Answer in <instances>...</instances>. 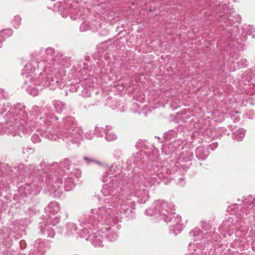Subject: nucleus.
<instances>
[{
  "label": "nucleus",
  "instance_id": "nucleus-16",
  "mask_svg": "<svg viewBox=\"0 0 255 255\" xmlns=\"http://www.w3.org/2000/svg\"><path fill=\"white\" fill-rule=\"evenodd\" d=\"M246 131L243 128H240L234 132L233 138L237 141L242 140L245 136Z\"/></svg>",
  "mask_w": 255,
  "mask_h": 255
},
{
  "label": "nucleus",
  "instance_id": "nucleus-23",
  "mask_svg": "<svg viewBox=\"0 0 255 255\" xmlns=\"http://www.w3.org/2000/svg\"><path fill=\"white\" fill-rule=\"evenodd\" d=\"M105 129H106V128H99L96 127L94 133L97 136H102V133L105 132V131H106Z\"/></svg>",
  "mask_w": 255,
  "mask_h": 255
},
{
  "label": "nucleus",
  "instance_id": "nucleus-43",
  "mask_svg": "<svg viewBox=\"0 0 255 255\" xmlns=\"http://www.w3.org/2000/svg\"><path fill=\"white\" fill-rule=\"evenodd\" d=\"M253 37H255V34L253 35Z\"/></svg>",
  "mask_w": 255,
  "mask_h": 255
},
{
  "label": "nucleus",
  "instance_id": "nucleus-44",
  "mask_svg": "<svg viewBox=\"0 0 255 255\" xmlns=\"http://www.w3.org/2000/svg\"><path fill=\"white\" fill-rule=\"evenodd\" d=\"M229 235L230 236H231L232 233H229Z\"/></svg>",
  "mask_w": 255,
  "mask_h": 255
},
{
  "label": "nucleus",
  "instance_id": "nucleus-40",
  "mask_svg": "<svg viewBox=\"0 0 255 255\" xmlns=\"http://www.w3.org/2000/svg\"><path fill=\"white\" fill-rule=\"evenodd\" d=\"M251 30L253 32L252 33V34H253V32H255V30L253 28H251Z\"/></svg>",
  "mask_w": 255,
  "mask_h": 255
},
{
  "label": "nucleus",
  "instance_id": "nucleus-3",
  "mask_svg": "<svg viewBox=\"0 0 255 255\" xmlns=\"http://www.w3.org/2000/svg\"><path fill=\"white\" fill-rule=\"evenodd\" d=\"M31 114L30 117L25 111V106L17 104L10 108L5 115V128L8 129V133L15 136L20 135L21 132L31 130L34 125Z\"/></svg>",
  "mask_w": 255,
  "mask_h": 255
},
{
  "label": "nucleus",
  "instance_id": "nucleus-41",
  "mask_svg": "<svg viewBox=\"0 0 255 255\" xmlns=\"http://www.w3.org/2000/svg\"><path fill=\"white\" fill-rule=\"evenodd\" d=\"M250 206H251V208H251V209L252 208H253V206H252V204L250 205H249V207H248V208H250Z\"/></svg>",
  "mask_w": 255,
  "mask_h": 255
},
{
  "label": "nucleus",
  "instance_id": "nucleus-9",
  "mask_svg": "<svg viewBox=\"0 0 255 255\" xmlns=\"http://www.w3.org/2000/svg\"><path fill=\"white\" fill-rule=\"evenodd\" d=\"M109 180H110L109 183L105 184L101 190L102 193L105 196L110 195L114 192V184L113 181L114 179H111V177H108V176H104L102 181L104 183H106L108 182Z\"/></svg>",
  "mask_w": 255,
  "mask_h": 255
},
{
  "label": "nucleus",
  "instance_id": "nucleus-17",
  "mask_svg": "<svg viewBox=\"0 0 255 255\" xmlns=\"http://www.w3.org/2000/svg\"><path fill=\"white\" fill-rule=\"evenodd\" d=\"M203 232L198 229H195L189 233L190 237H194L195 240H201L203 238Z\"/></svg>",
  "mask_w": 255,
  "mask_h": 255
},
{
  "label": "nucleus",
  "instance_id": "nucleus-37",
  "mask_svg": "<svg viewBox=\"0 0 255 255\" xmlns=\"http://www.w3.org/2000/svg\"><path fill=\"white\" fill-rule=\"evenodd\" d=\"M84 160H86L87 163H89L90 162H91L92 161V160L91 159H89V158H88L87 157H84Z\"/></svg>",
  "mask_w": 255,
  "mask_h": 255
},
{
  "label": "nucleus",
  "instance_id": "nucleus-21",
  "mask_svg": "<svg viewBox=\"0 0 255 255\" xmlns=\"http://www.w3.org/2000/svg\"><path fill=\"white\" fill-rule=\"evenodd\" d=\"M54 106L58 113H61L65 108V104L60 101L55 102Z\"/></svg>",
  "mask_w": 255,
  "mask_h": 255
},
{
  "label": "nucleus",
  "instance_id": "nucleus-26",
  "mask_svg": "<svg viewBox=\"0 0 255 255\" xmlns=\"http://www.w3.org/2000/svg\"><path fill=\"white\" fill-rule=\"evenodd\" d=\"M21 18L19 16H15L14 19V26L17 27L20 24V21Z\"/></svg>",
  "mask_w": 255,
  "mask_h": 255
},
{
  "label": "nucleus",
  "instance_id": "nucleus-27",
  "mask_svg": "<svg viewBox=\"0 0 255 255\" xmlns=\"http://www.w3.org/2000/svg\"><path fill=\"white\" fill-rule=\"evenodd\" d=\"M76 177H79L81 175V171L77 169H74L72 171H70Z\"/></svg>",
  "mask_w": 255,
  "mask_h": 255
},
{
  "label": "nucleus",
  "instance_id": "nucleus-19",
  "mask_svg": "<svg viewBox=\"0 0 255 255\" xmlns=\"http://www.w3.org/2000/svg\"><path fill=\"white\" fill-rule=\"evenodd\" d=\"M109 227L110 228V229H109L108 231L106 230L107 232H108V234H106L107 238L109 241L114 242L117 240L118 236L117 234L113 231L109 232L110 230H111V227Z\"/></svg>",
  "mask_w": 255,
  "mask_h": 255
},
{
  "label": "nucleus",
  "instance_id": "nucleus-13",
  "mask_svg": "<svg viewBox=\"0 0 255 255\" xmlns=\"http://www.w3.org/2000/svg\"><path fill=\"white\" fill-rule=\"evenodd\" d=\"M112 127L110 126H106L105 129V139L108 141H112L117 139V135L112 131Z\"/></svg>",
  "mask_w": 255,
  "mask_h": 255
},
{
  "label": "nucleus",
  "instance_id": "nucleus-31",
  "mask_svg": "<svg viewBox=\"0 0 255 255\" xmlns=\"http://www.w3.org/2000/svg\"><path fill=\"white\" fill-rule=\"evenodd\" d=\"M1 97L5 98L7 97V95H6V93H5L4 91L0 88V98Z\"/></svg>",
  "mask_w": 255,
  "mask_h": 255
},
{
  "label": "nucleus",
  "instance_id": "nucleus-12",
  "mask_svg": "<svg viewBox=\"0 0 255 255\" xmlns=\"http://www.w3.org/2000/svg\"><path fill=\"white\" fill-rule=\"evenodd\" d=\"M59 210V204L56 202L50 203L45 208V212L50 216L49 218H52L51 215H54L55 214L57 213Z\"/></svg>",
  "mask_w": 255,
  "mask_h": 255
},
{
  "label": "nucleus",
  "instance_id": "nucleus-39",
  "mask_svg": "<svg viewBox=\"0 0 255 255\" xmlns=\"http://www.w3.org/2000/svg\"><path fill=\"white\" fill-rule=\"evenodd\" d=\"M53 119H54L55 121L58 120V118H57V117H54L53 118ZM51 119H52V120H53V118H52Z\"/></svg>",
  "mask_w": 255,
  "mask_h": 255
},
{
  "label": "nucleus",
  "instance_id": "nucleus-38",
  "mask_svg": "<svg viewBox=\"0 0 255 255\" xmlns=\"http://www.w3.org/2000/svg\"><path fill=\"white\" fill-rule=\"evenodd\" d=\"M179 180H180V183H179V184H181V185H183L184 184V183H182V182L184 181V179L183 178H181L179 179Z\"/></svg>",
  "mask_w": 255,
  "mask_h": 255
},
{
  "label": "nucleus",
  "instance_id": "nucleus-33",
  "mask_svg": "<svg viewBox=\"0 0 255 255\" xmlns=\"http://www.w3.org/2000/svg\"><path fill=\"white\" fill-rule=\"evenodd\" d=\"M81 16V14L80 13L79 15L77 14V15L76 16H74L73 15V14L72 13L71 15H70V17L72 19H76L77 17H80V16Z\"/></svg>",
  "mask_w": 255,
  "mask_h": 255
},
{
  "label": "nucleus",
  "instance_id": "nucleus-2",
  "mask_svg": "<svg viewBox=\"0 0 255 255\" xmlns=\"http://www.w3.org/2000/svg\"><path fill=\"white\" fill-rule=\"evenodd\" d=\"M38 133H34L31 137V140L34 143H38L41 141L39 133L46 137L50 140H56L57 138H61L63 140L70 141L72 143L79 144L82 137L83 130L80 127L78 126V123L75 118L72 116H67L63 119L61 122L58 136L57 135L47 133L43 128Z\"/></svg>",
  "mask_w": 255,
  "mask_h": 255
},
{
  "label": "nucleus",
  "instance_id": "nucleus-22",
  "mask_svg": "<svg viewBox=\"0 0 255 255\" xmlns=\"http://www.w3.org/2000/svg\"><path fill=\"white\" fill-rule=\"evenodd\" d=\"M61 166L64 169L69 170V166L71 165V162L68 159H65L63 161L60 163Z\"/></svg>",
  "mask_w": 255,
  "mask_h": 255
},
{
  "label": "nucleus",
  "instance_id": "nucleus-29",
  "mask_svg": "<svg viewBox=\"0 0 255 255\" xmlns=\"http://www.w3.org/2000/svg\"><path fill=\"white\" fill-rule=\"evenodd\" d=\"M54 49L53 48H48L46 49V53L47 55H52L53 53H54Z\"/></svg>",
  "mask_w": 255,
  "mask_h": 255
},
{
  "label": "nucleus",
  "instance_id": "nucleus-11",
  "mask_svg": "<svg viewBox=\"0 0 255 255\" xmlns=\"http://www.w3.org/2000/svg\"><path fill=\"white\" fill-rule=\"evenodd\" d=\"M44 244L40 239H37L34 244L33 248L29 252V255H44Z\"/></svg>",
  "mask_w": 255,
  "mask_h": 255
},
{
  "label": "nucleus",
  "instance_id": "nucleus-42",
  "mask_svg": "<svg viewBox=\"0 0 255 255\" xmlns=\"http://www.w3.org/2000/svg\"><path fill=\"white\" fill-rule=\"evenodd\" d=\"M191 245H192L191 244H189V247H190L191 246Z\"/></svg>",
  "mask_w": 255,
  "mask_h": 255
},
{
  "label": "nucleus",
  "instance_id": "nucleus-18",
  "mask_svg": "<svg viewBox=\"0 0 255 255\" xmlns=\"http://www.w3.org/2000/svg\"><path fill=\"white\" fill-rule=\"evenodd\" d=\"M205 149L202 146H199L197 147L195 153L197 157L201 160H204L206 159L207 155L205 154H204V151Z\"/></svg>",
  "mask_w": 255,
  "mask_h": 255
},
{
  "label": "nucleus",
  "instance_id": "nucleus-10",
  "mask_svg": "<svg viewBox=\"0 0 255 255\" xmlns=\"http://www.w3.org/2000/svg\"><path fill=\"white\" fill-rule=\"evenodd\" d=\"M63 179L64 180L63 187L65 191H70L74 188L75 184L72 180V177H68L66 174L63 175L61 177L59 176L57 178V184L59 183L62 185L63 184Z\"/></svg>",
  "mask_w": 255,
  "mask_h": 255
},
{
  "label": "nucleus",
  "instance_id": "nucleus-34",
  "mask_svg": "<svg viewBox=\"0 0 255 255\" xmlns=\"http://www.w3.org/2000/svg\"><path fill=\"white\" fill-rule=\"evenodd\" d=\"M33 110L35 113L39 112L40 110V108L38 107L35 106L33 108Z\"/></svg>",
  "mask_w": 255,
  "mask_h": 255
},
{
  "label": "nucleus",
  "instance_id": "nucleus-15",
  "mask_svg": "<svg viewBox=\"0 0 255 255\" xmlns=\"http://www.w3.org/2000/svg\"><path fill=\"white\" fill-rule=\"evenodd\" d=\"M12 30L10 28L6 29L0 31V47L2 45L3 38L10 36L12 35Z\"/></svg>",
  "mask_w": 255,
  "mask_h": 255
},
{
  "label": "nucleus",
  "instance_id": "nucleus-32",
  "mask_svg": "<svg viewBox=\"0 0 255 255\" xmlns=\"http://www.w3.org/2000/svg\"><path fill=\"white\" fill-rule=\"evenodd\" d=\"M143 142V141L141 140H138L136 145H135V146L137 147V148H140L142 147V143Z\"/></svg>",
  "mask_w": 255,
  "mask_h": 255
},
{
  "label": "nucleus",
  "instance_id": "nucleus-14",
  "mask_svg": "<svg viewBox=\"0 0 255 255\" xmlns=\"http://www.w3.org/2000/svg\"><path fill=\"white\" fill-rule=\"evenodd\" d=\"M77 227L73 223H68L66 225V235L70 236L73 235L77 231Z\"/></svg>",
  "mask_w": 255,
  "mask_h": 255
},
{
  "label": "nucleus",
  "instance_id": "nucleus-24",
  "mask_svg": "<svg viewBox=\"0 0 255 255\" xmlns=\"http://www.w3.org/2000/svg\"><path fill=\"white\" fill-rule=\"evenodd\" d=\"M90 26L88 22L84 21L80 25V29L81 31H85L89 29Z\"/></svg>",
  "mask_w": 255,
  "mask_h": 255
},
{
  "label": "nucleus",
  "instance_id": "nucleus-35",
  "mask_svg": "<svg viewBox=\"0 0 255 255\" xmlns=\"http://www.w3.org/2000/svg\"><path fill=\"white\" fill-rule=\"evenodd\" d=\"M210 146L211 147V149H213V147L215 148L217 146V143H215L212 145H210Z\"/></svg>",
  "mask_w": 255,
  "mask_h": 255
},
{
  "label": "nucleus",
  "instance_id": "nucleus-8",
  "mask_svg": "<svg viewBox=\"0 0 255 255\" xmlns=\"http://www.w3.org/2000/svg\"><path fill=\"white\" fill-rule=\"evenodd\" d=\"M60 218L58 216L54 217V218H48L44 222V226H40V232L42 234H45L46 231L47 237L53 238L55 236L54 230L50 227V225L55 226L59 223Z\"/></svg>",
  "mask_w": 255,
  "mask_h": 255
},
{
  "label": "nucleus",
  "instance_id": "nucleus-1",
  "mask_svg": "<svg viewBox=\"0 0 255 255\" xmlns=\"http://www.w3.org/2000/svg\"><path fill=\"white\" fill-rule=\"evenodd\" d=\"M105 204L98 209H92L90 213L93 217L91 218L92 222H97V225L101 223L102 225H109L112 223L116 224L122 214L132 213L134 205L133 202L130 200H124L123 197L120 194H113L111 197L105 201ZM96 226V230L97 227Z\"/></svg>",
  "mask_w": 255,
  "mask_h": 255
},
{
  "label": "nucleus",
  "instance_id": "nucleus-25",
  "mask_svg": "<svg viewBox=\"0 0 255 255\" xmlns=\"http://www.w3.org/2000/svg\"><path fill=\"white\" fill-rule=\"evenodd\" d=\"M239 67L242 68L243 67H246L248 65V61L246 59H241L239 62H238Z\"/></svg>",
  "mask_w": 255,
  "mask_h": 255
},
{
  "label": "nucleus",
  "instance_id": "nucleus-7",
  "mask_svg": "<svg viewBox=\"0 0 255 255\" xmlns=\"http://www.w3.org/2000/svg\"><path fill=\"white\" fill-rule=\"evenodd\" d=\"M149 185L146 184V179L140 178V182L136 183L135 185V196L139 198L140 203H144L148 199V191L147 189L144 188Z\"/></svg>",
  "mask_w": 255,
  "mask_h": 255
},
{
  "label": "nucleus",
  "instance_id": "nucleus-30",
  "mask_svg": "<svg viewBox=\"0 0 255 255\" xmlns=\"http://www.w3.org/2000/svg\"><path fill=\"white\" fill-rule=\"evenodd\" d=\"M122 154V152L120 150L117 149L115 150L114 152V155L116 157H120V156Z\"/></svg>",
  "mask_w": 255,
  "mask_h": 255
},
{
  "label": "nucleus",
  "instance_id": "nucleus-28",
  "mask_svg": "<svg viewBox=\"0 0 255 255\" xmlns=\"http://www.w3.org/2000/svg\"><path fill=\"white\" fill-rule=\"evenodd\" d=\"M93 136V134L91 132H87L85 133L84 137L87 139H91Z\"/></svg>",
  "mask_w": 255,
  "mask_h": 255
},
{
  "label": "nucleus",
  "instance_id": "nucleus-20",
  "mask_svg": "<svg viewBox=\"0 0 255 255\" xmlns=\"http://www.w3.org/2000/svg\"><path fill=\"white\" fill-rule=\"evenodd\" d=\"M53 194L56 197H60L62 194V186L60 187V185H53Z\"/></svg>",
  "mask_w": 255,
  "mask_h": 255
},
{
  "label": "nucleus",
  "instance_id": "nucleus-4",
  "mask_svg": "<svg viewBox=\"0 0 255 255\" xmlns=\"http://www.w3.org/2000/svg\"><path fill=\"white\" fill-rule=\"evenodd\" d=\"M37 71L38 70L36 69L35 65H32L31 63H27L22 69L21 75L25 79L23 88L30 95L32 96L38 95L39 90H41V85H42L43 87H49L51 89L56 87L61 88V85L57 78H51L50 81H44L43 76L36 75Z\"/></svg>",
  "mask_w": 255,
  "mask_h": 255
},
{
  "label": "nucleus",
  "instance_id": "nucleus-36",
  "mask_svg": "<svg viewBox=\"0 0 255 255\" xmlns=\"http://www.w3.org/2000/svg\"><path fill=\"white\" fill-rule=\"evenodd\" d=\"M60 12H61V14L62 15V17H66L68 14V12H67L66 13H62L61 10L60 11Z\"/></svg>",
  "mask_w": 255,
  "mask_h": 255
},
{
  "label": "nucleus",
  "instance_id": "nucleus-6",
  "mask_svg": "<svg viewBox=\"0 0 255 255\" xmlns=\"http://www.w3.org/2000/svg\"><path fill=\"white\" fill-rule=\"evenodd\" d=\"M145 212L148 216H153L158 214L162 216L165 222L172 223L171 226L174 228L173 232L175 234H177L176 229L179 231L181 230L180 224L181 221V217L178 215L175 216V213L172 212V210L167 203L163 200L155 201L152 207L146 209Z\"/></svg>",
  "mask_w": 255,
  "mask_h": 255
},
{
  "label": "nucleus",
  "instance_id": "nucleus-5",
  "mask_svg": "<svg viewBox=\"0 0 255 255\" xmlns=\"http://www.w3.org/2000/svg\"><path fill=\"white\" fill-rule=\"evenodd\" d=\"M92 217L93 216L90 214L84 215L80 218L79 220L80 229L77 234L81 238H86V240L89 241L95 247L101 248L103 247L102 240L105 237L103 235L104 230L108 231L110 228H101L96 232L93 233L96 229L97 223L96 221L91 222Z\"/></svg>",
  "mask_w": 255,
  "mask_h": 255
}]
</instances>
